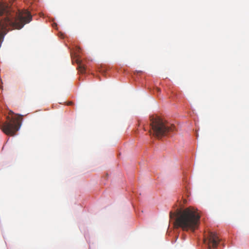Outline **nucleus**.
<instances>
[{
    "label": "nucleus",
    "instance_id": "nucleus-5",
    "mask_svg": "<svg viewBox=\"0 0 249 249\" xmlns=\"http://www.w3.org/2000/svg\"><path fill=\"white\" fill-rule=\"evenodd\" d=\"M77 64L78 65V69L79 71L81 73H84L86 71V66L81 61L79 60H77Z\"/></svg>",
    "mask_w": 249,
    "mask_h": 249
},
{
    "label": "nucleus",
    "instance_id": "nucleus-4",
    "mask_svg": "<svg viewBox=\"0 0 249 249\" xmlns=\"http://www.w3.org/2000/svg\"><path fill=\"white\" fill-rule=\"evenodd\" d=\"M204 242L208 245V249H211V244H212L213 249H216L220 242V239L215 233L209 231L205 235Z\"/></svg>",
    "mask_w": 249,
    "mask_h": 249
},
{
    "label": "nucleus",
    "instance_id": "nucleus-3",
    "mask_svg": "<svg viewBox=\"0 0 249 249\" xmlns=\"http://www.w3.org/2000/svg\"><path fill=\"white\" fill-rule=\"evenodd\" d=\"M13 112L10 111L9 115L6 117L7 121L0 126L2 131L7 135L14 136L20 125V117L13 116Z\"/></svg>",
    "mask_w": 249,
    "mask_h": 249
},
{
    "label": "nucleus",
    "instance_id": "nucleus-7",
    "mask_svg": "<svg viewBox=\"0 0 249 249\" xmlns=\"http://www.w3.org/2000/svg\"><path fill=\"white\" fill-rule=\"evenodd\" d=\"M156 89L157 90V91L158 92H160V91H161L160 89L158 88H156Z\"/></svg>",
    "mask_w": 249,
    "mask_h": 249
},
{
    "label": "nucleus",
    "instance_id": "nucleus-1",
    "mask_svg": "<svg viewBox=\"0 0 249 249\" xmlns=\"http://www.w3.org/2000/svg\"><path fill=\"white\" fill-rule=\"evenodd\" d=\"M170 218L176 216L175 225L181 228L183 231L191 230L194 231L198 227L200 215L194 208L189 207L183 210H179L176 213L170 212Z\"/></svg>",
    "mask_w": 249,
    "mask_h": 249
},
{
    "label": "nucleus",
    "instance_id": "nucleus-2",
    "mask_svg": "<svg viewBox=\"0 0 249 249\" xmlns=\"http://www.w3.org/2000/svg\"><path fill=\"white\" fill-rule=\"evenodd\" d=\"M150 121V129L149 133L150 135H153L158 139L161 138L174 130V126L172 125L169 126L167 123L158 116H151Z\"/></svg>",
    "mask_w": 249,
    "mask_h": 249
},
{
    "label": "nucleus",
    "instance_id": "nucleus-6",
    "mask_svg": "<svg viewBox=\"0 0 249 249\" xmlns=\"http://www.w3.org/2000/svg\"><path fill=\"white\" fill-rule=\"evenodd\" d=\"M73 104V103L72 102H69L68 103V105L69 106H71V105H72Z\"/></svg>",
    "mask_w": 249,
    "mask_h": 249
}]
</instances>
